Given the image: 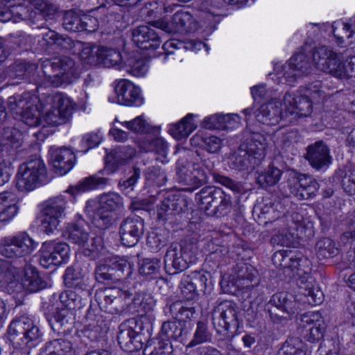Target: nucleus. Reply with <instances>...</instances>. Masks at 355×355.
I'll return each instance as SVG.
<instances>
[{
    "instance_id": "obj_1",
    "label": "nucleus",
    "mask_w": 355,
    "mask_h": 355,
    "mask_svg": "<svg viewBox=\"0 0 355 355\" xmlns=\"http://www.w3.org/2000/svg\"><path fill=\"white\" fill-rule=\"evenodd\" d=\"M41 112H45L44 121L51 125H59L69 121L75 104L60 93L42 94L38 99Z\"/></svg>"
},
{
    "instance_id": "obj_2",
    "label": "nucleus",
    "mask_w": 355,
    "mask_h": 355,
    "mask_svg": "<svg viewBox=\"0 0 355 355\" xmlns=\"http://www.w3.org/2000/svg\"><path fill=\"white\" fill-rule=\"evenodd\" d=\"M7 335L14 347L24 345L29 349L40 345L43 337V333L37 324L24 315L15 318L10 322Z\"/></svg>"
},
{
    "instance_id": "obj_3",
    "label": "nucleus",
    "mask_w": 355,
    "mask_h": 355,
    "mask_svg": "<svg viewBox=\"0 0 355 355\" xmlns=\"http://www.w3.org/2000/svg\"><path fill=\"white\" fill-rule=\"evenodd\" d=\"M213 168L214 164L209 158L197 163L187 157H180L176 162V179L183 185L195 189L207 183L208 173Z\"/></svg>"
},
{
    "instance_id": "obj_4",
    "label": "nucleus",
    "mask_w": 355,
    "mask_h": 355,
    "mask_svg": "<svg viewBox=\"0 0 355 355\" xmlns=\"http://www.w3.org/2000/svg\"><path fill=\"white\" fill-rule=\"evenodd\" d=\"M42 69L48 81L56 87L71 83L77 76L75 61L67 55L46 59L42 62Z\"/></svg>"
},
{
    "instance_id": "obj_5",
    "label": "nucleus",
    "mask_w": 355,
    "mask_h": 355,
    "mask_svg": "<svg viewBox=\"0 0 355 355\" xmlns=\"http://www.w3.org/2000/svg\"><path fill=\"white\" fill-rule=\"evenodd\" d=\"M49 180L46 165L40 157L23 163L18 168L17 187L21 191H33Z\"/></svg>"
},
{
    "instance_id": "obj_6",
    "label": "nucleus",
    "mask_w": 355,
    "mask_h": 355,
    "mask_svg": "<svg viewBox=\"0 0 355 355\" xmlns=\"http://www.w3.org/2000/svg\"><path fill=\"white\" fill-rule=\"evenodd\" d=\"M195 200L207 215L221 217L230 210L231 202L220 189L205 187L196 193Z\"/></svg>"
},
{
    "instance_id": "obj_7",
    "label": "nucleus",
    "mask_w": 355,
    "mask_h": 355,
    "mask_svg": "<svg viewBox=\"0 0 355 355\" xmlns=\"http://www.w3.org/2000/svg\"><path fill=\"white\" fill-rule=\"evenodd\" d=\"M238 308L235 303L225 301L220 303L212 311V324L218 334L225 337H233L239 327Z\"/></svg>"
},
{
    "instance_id": "obj_8",
    "label": "nucleus",
    "mask_w": 355,
    "mask_h": 355,
    "mask_svg": "<svg viewBox=\"0 0 355 355\" xmlns=\"http://www.w3.org/2000/svg\"><path fill=\"white\" fill-rule=\"evenodd\" d=\"M14 117L21 120L29 126H38L41 123V110L38 105L30 101L27 93L8 97L7 102Z\"/></svg>"
},
{
    "instance_id": "obj_9",
    "label": "nucleus",
    "mask_w": 355,
    "mask_h": 355,
    "mask_svg": "<svg viewBox=\"0 0 355 355\" xmlns=\"http://www.w3.org/2000/svg\"><path fill=\"white\" fill-rule=\"evenodd\" d=\"M319 189L318 182L311 176L291 171L280 190L286 197L293 196L298 200H306L315 196Z\"/></svg>"
},
{
    "instance_id": "obj_10",
    "label": "nucleus",
    "mask_w": 355,
    "mask_h": 355,
    "mask_svg": "<svg viewBox=\"0 0 355 355\" xmlns=\"http://www.w3.org/2000/svg\"><path fill=\"white\" fill-rule=\"evenodd\" d=\"M123 205V198L116 193L101 195L93 214L92 223L100 229L107 228L114 222V212L122 208Z\"/></svg>"
},
{
    "instance_id": "obj_11",
    "label": "nucleus",
    "mask_w": 355,
    "mask_h": 355,
    "mask_svg": "<svg viewBox=\"0 0 355 355\" xmlns=\"http://www.w3.org/2000/svg\"><path fill=\"white\" fill-rule=\"evenodd\" d=\"M65 236L69 241L78 245L83 249L85 256L92 259L98 257L103 247V239L101 236L89 237V232L80 223L69 224L65 231Z\"/></svg>"
},
{
    "instance_id": "obj_12",
    "label": "nucleus",
    "mask_w": 355,
    "mask_h": 355,
    "mask_svg": "<svg viewBox=\"0 0 355 355\" xmlns=\"http://www.w3.org/2000/svg\"><path fill=\"white\" fill-rule=\"evenodd\" d=\"M80 55L87 64L102 65L107 68L120 69L123 61L118 49L105 46H87L83 49Z\"/></svg>"
},
{
    "instance_id": "obj_13",
    "label": "nucleus",
    "mask_w": 355,
    "mask_h": 355,
    "mask_svg": "<svg viewBox=\"0 0 355 355\" xmlns=\"http://www.w3.org/2000/svg\"><path fill=\"white\" fill-rule=\"evenodd\" d=\"M35 242L26 232L5 237L0 243V253L10 259L25 257L37 248Z\"/></svg>"
},
{
    "instance_id": "obj_14",
    "label": "nucleus",
    "mask_w": 355,
    "mask_h": 355,
    "mask_svg": "<svg viewBox=\"0 0 355 355\" xmlns=\"http://www.w3.org/2000/svg\"><path fill=\"white\" fill-rule=\"evenodd\" d=\"M130 299V293L116 287L98 290L95 300L100 309L110 314L122 313Z\"/></svg>"
},
{
    "instance_id": "obj_15",
    "label": "nucleus",
    "mask_w": 355,
    "mask_h": 355,
    "mask_svg": "<svg viewBox=\"0 0 355 355\" xmlns=\"http://www.w3.org/2000/svg\"><path fill=\"white\" fill-rule=\"evenodd\" d=\"M67 202L65 198L60 196L50 198L43 203L39 219L46 234L53 233L57 230L60 218L65 216Z\"/></svg>"
},
{
    "instance_id": "obj_16",
    "label": "nucleus",
    "mask_w": 355,
    "mask_h": 355,
    "mask_svg": "<svg viewBox=\"0 0 355 355\" xmlns=\"http://www.w3.org/2000/svg\"><path fill=\"white\" fill-rule=\"evenodd\" d=\"M342 58L340 54L326 46L318 47L313 54V60L318 69L340 80H343L344 72L345 60Z\"/></svg>"
},
{
    "instance_id": "obj_17",
    "label": "nucleus",
    "mask_w": 355,
    "mask_h": 355,
    "mask_svg": "<svg viewBox=\"0 0 355 355\" xmlns=\"http://www.w3.org/2000/svg\"><path fill=\"white\" fill-rule=\"evenodd\" d=\"M131 273L130 263L125 259L117 258L98 263L94 272L96 281L103 284L118 282Z\"/></svg>"
},
{
    "instance_id": "obj_18",
    "label": "nucleus",
    "mask_w": 355,
    "mask_h": 355,
    "mask_svg": "<svg viewBox=\"0 0 355 355\" xmlns=\"http://www.w3.org/2000/svg\"><path fill=\"white\" fill-rule=\"evenodd\" d=\"M317 49H303V51L297 52L290 58L284 67V76L286 83L291 85L302 74L309 73L312 64H315L313 54Z\"/></svg>"
},
{
    "instance_id": "obj_19",
    "label": "nucleus",
    "mask_w": 355,
    "mask_h": 355,
    "mask_svg": "<svg viewBox=\"0 0 355 355\" xmlns=\"http://www.w3.org/2000/svg\"><path fill=\"white\" fill-rule=\"evenodd\" d=\"M8 272L16 279L20 277L21 273H24L21 284L19 287H23L29 293L38 292L47 286V283L42 279L37 268L31 265H27L25 259H23L20 266H10L8 268Z\"/></svg>"
},
{
    "instance_id": "obj_20",
    "label": "nucleus",
    "mask_w": 355,
    "mask_h": 355,
    "mask_svg": "<svg viewBox=\"0 0 355 355\" xmlns=\"http://www.w3.org/2000/svg\"><path fill=\"white\" fill-rule=\"evenodd\" d=\"M189 199L180 193H170L157 205L158 218L172 220L173 217L188 211Z\"/></svg>"
},
{
    "instance_id": "obj_21",
    "label": "nucleus",
    "mask_w": 355,
    "mask_h": 355,
    "mask_svg": "<svg viewBox=\"0 0 355 355\" xmlns=\"http://www.w3.org/2000/svg\"><path fill=\"white\" fill-rule=\"evenodd\" d=\"M144 232V220L138 216H128L122 220L119 234L123 245L132 247L142 237Z\"/></svg>"
},
{
    "instance_id": "obj_22",
    "label": "nucleus",
    "mask_w": 355,
    "mask_h": 355,
    "mask_svg": "<svg viewBox=\"0 0 355 355\" xmlns=\"http://www.w3.org/2000/svg\"><path fill=\"white\" fill-rule=\"evenodd\" d=\"M69 253V248L65 243L45 242L42 248L40 263L46 268L50 265L59 266L67 260Z\"/></svg>"
},
{
    "instance_id": "obj_23",
    "label": "nucleus",
    "mask_w": 355,
    "mask_h": 355,
    "mask_svg": "<svg viewBox=\"0 0 355 355\" xmlns=\"http://www.w3.org/2000/svg\"><path fill=\"white\" fill-rule=\"evenodd\" d=\"M164 268L169 275L180 273L189 267L188 255L179 243H173L167 249L164 259Z\"/></svg>"
},
{
    "instance_id": "obj_24",
    "label": "nucleus",
    "mask_w": 355,
    "mask_h": 355,
    "mask_svg": "<svg viewBox=\"0 0 355 355\" xmlns=\"http://www.w3.org/2000/svg\"><path fill=\"white\" fill-rule=\"evenodd\" d=\"M131 36L134 44L142 50H155L162 43L160 33L146 25L132 28Z\"/></svg>"
},
{
    "instance_id": "obj_25",
    "label": "nucleus",
    "mask_w": 355,
    "mask_h": 355,
    "mask_svg": "<svg viewBox=\"0 0 355 355\" xmlns=\"http://www.w3.org/2000/svg\"><path fill=\"white\" fill-rule=\"evenodd\" d=\"M37 65L27 61H16L5 69V74L10 79L24 80L36 85L40 84Z\"/></svg>"
},
{
    "instance_id": "obj_26",
    "label": "nucleus",
    "mask_w": 355,
    "mask_h": 355,
    "mask_svg": "<svg viewBox=\"0 0 355 355\" xmlns=\"http://www.w3.org/2000/svg\"><path fill=\"white\" fill-rule=\"evenodd\" d=\"M312 99L307 95L293 96L286 92L283 98L284 106L287 112V116L295 114L298 117L309 116L313 111Z\"/></svg>"
},
{
    "instance_id": "obj_27",
    "label": "nucleus",
    "mask_w": 355,
    "mask_h": 355,
    "mask_svg": "<svg viewBox=\"0 0 355 355\" xmlns=\"http://www.w3.org/2000/svg\"><path fill=\"white\" fill-rule=\"evenodd\" d=\"M118 103L126 106H140L143 103L139 87L127 80H120L115 87Z\"/></svg>"
},
{
    "instance_id": "obj_28",
    "label": "nucleus",
    "mask_w": 355,
    "mask_h": 355,
    "mask_svg": "<svg viewBox=\"0 0 355 355\" xmlns=\"http://www.w3.org/2000/svg\"><path fill=\"white\" fill-rule=\"evenodd\" d=\"M135 329L143 330V320L139 318H132L125 320L119 326L117 341L120 347L125 352H133L132 343L130 342L131 336L135 335Z\"/></svg>"
},
{
    "instance_id": "obj_29",
    "label": "nucleus",
    "mask_w": 355,
    "mask_h": 355,
    "mask_svg": "<svg viewBox=\"0 0 355 355\" xmlns=\"http://www.w3.org/2000/svg\"><path fill=\"white\" fill-rule=\"evenodd\" d=\"M3 137L5 141L0 139V153L16 155L22 153V134L19 130L12 127L5 128Z\"/></svg>"
},
{
    "instance_id": "obj_30",
    "label": "nucleus",
    "mask_w": 355,
    "mask_h": 355,
    "mask_svg": "<svg viewBox=\"0 0 355 355\" xmlns=\"http://www.w3.org/2000/svg\"><path fill=\"white\" fill-rule=\"evenodd\" d=\"M245 139L239 145L236 153L238 155H265L266 143L264 137L257 132L250 133L245 136Z\"/></svg>"
},
{
    "instance_id": "obj_31",
    "label": "nucleus",
    "mask_w": 355,
    "mask_h": 355,
    "mask_svg": "<svg viewBox=\"0 0 355 355\" xmlns=\"http://www.w3.org/2000/svg\"><path fill=\"white\" fill-rule=\"evenodd\" d=\"M42 40L46 48L56 51H68L73 49L76 43H80L67 35L60 34L53 30L43 33Z\"/></svg>"
},
{
    "instance_id": "obj_32",
    "label": "nucleus",
    "mask_w": 355,
    "mask_h": 355,
    "mask_svg": "<svg viewBox=\"0 0 355 355\" xmlns=\"http://www.w3.org/2000/svg\"><path fill=\"white\" fill-rule=\"evenodd\" d=\"M101 142V137L97 134H87L82 139V144L75 151L66 146L51 147L49 153L51 155H74L75 153H87L94 148L98 146Z\"/></svg>"
},
{
    "instance_id": "obj_33",
    "label": "nucleus",
    "mask_w": 355,
    "mask_h": 355,
    "mask_svg": "<svg viewBox=\"0 0 355 355\" xmlns=\"http://www.w3.org/2000/svg\"><path fill=\"white\" fill-rule=\"evenodd\" d=\"M236 284L241 290L250 291L257 286L259 280L257 270L245 263H239L235 268Z\"/></svg>"
},
{
    "instance_id": "obj_34",
    "label": "nucleus",
    "mask_w": 355,
    "mask_h": 355,
    "mask_svg": "<svg viewBox=\"0 0 355 355\" xmlns=\"http://www.w3.org/2000/svg\"><path fill=\"white\" fill-rule=\"evenodd\" d=\"M279 103H270L263 104L257 110L255 117L257 120L263 124H275L280 119H286L287 112L279 106Z\"/></svg>"
},
{
    "instance_id": "obj_35",
    "label": "nucleus",
    "mask_w": 355,
    "mask_h": 355,
    "mask_svg": "<svg viewBox=\"0 0 355 355\" xmlns=\"http://www.w3.org/2000/svg\"><path fill=\"white\" fill-rule=\"evenodd\" d=\"M18 200L10 193H0V223H8L17 214Z\"/></svg>"
},
{
    "instance_id": "obj_36",
    "label": "nucleus",
    "mask_w": 355,
    "mask_h": 355,
    "mask_svg": "<svg viewBox=\"0 0 355 355\" xmlns=\"http://www.w3.org/2000/svg\"><path fill=\"white\" fill-rule=\"evenodd\" d=\"M189 331L184 322L173 321H166L162 324L160 334L164 336L167 339L178 340L182 342L186 338Z\"/></svg>"
},
{
    "instance_id": "obj_37",
    "label": "nucleus",
    "mask_w": 355,
    "mask_h": 355,
    "mask_svg": "<svg viewBox=\"0 0 355 355\" xmlns=\"http://www.w3.org/2000/svg\"><path fill=\"white\" fill-rule=\"evenodd\" d=\"M108 180H109L105 178L90 175L79 181L76 185L69 187L67 191L71 193L72 195H76L79 193L99 189L105 186Z\"/></svg>"
},
{
    "instance_id": "obj_38",
    "label": "nucleus",
    "mask_w": 355,
    "mask_h": 355,
    "mask_svg": "<svg viewBox=\"0 0 355 355\" xmlns=\"http://www.w3.org/2000/svg\"><path fill=\"white\" fill-rule=\"evenodd\" d=\"M260 157H227L225 162L232 168L239 171H252L261 164Z\"/></svg>"
},
{
    "instance_id": "obj_39",
    "label": "nucleus",
    "mask_w": 355,
    "mask_h": 355,
    "mask_svg": "<svg viewBox=\"0 0 355 355\" xmlns=\"http://www.w3.org/2000/svg\"><path fill=\"white\" fill-rule=\"evenodd\" d=\"M144 355H171L172 345L168 340L159 338L148 339L143 350Z\"/></svg>"
},
{
    "instance_id": "obj_40",
    "label": "nucleus",
    "mask_w": 355,
    "mask_h": 355,
    "mask_svg": "<svg viewBox=\"0 0 355 355\" xmlns=\"http://www.w3.org/2000/svg\"><path fill=\"white\" fill-rule=\"evenodd\" d=\"M41 355H74V351L70 341L60 338L46 343Z\"/></svg>"
},
{
    "instance_id": "obj_41",
    "label": "nucleus",
    "mask_w": 355,
    "mask_h": 355,
    "mask_svg": "<svg viewBox=\"0 0 355 355\" xmlns=\"http://www.w3.org/2000/svg\"><path fill=\"white\" fill-rule=\"evenodd\" d=\"M155 165L149 167L145 172L146 184L149 186L162 187L167 181V176L164 171L159 167L158 163L164 164L165 161L160 157L155 159Z\"/></svg>"
},
{
    "instance_id": "obj_42",
    "label": "nucleus",
    "mask_w": 355,
    "mask_h": 355,
    "mask_svg": "<svg viewBox=\"0 0 355 355\" xmlns=\"http://www.w3.org/2000/svg\"><path fill=\"white\" fill-rule=\"evenodd\" d=\"M300 293L306 298V302L311 305H317L322 303L323 300V293L318 284L312 281H307L305 283L302 282L299 284Z\"/></svg>"
},
{
    "instance_id": "obj_43",
    "label": "nucleus",
    "mask_w": 355,
    "mask_h": 355,
    "mask_svg": "<svg viewBox=\"0 0 355 355\" xmlns=\"http://www.w3.org/2000/svg\"><path fill=\"white\" fill-rule=\"evenodd\" d=\"M193 119V114H188L170 129L171 135L178 140L187 137L196 128V125Z\"/></svg>"
},
{
    "instance_id": "obj_44",
    "label": "nucleus",
    "mask_w": 355,
    "mask_h": 355,
    "mask_svg": "<svg viewBox=\"0 0 355 355\" xmlns=\"http://www.w3.org/2000/svg\"><path fill=\"white\" fill-rule=\"evenodd\" d=\"M168 147L167 142L161 137L142 141L138 144L140 153H153L159 155H166Z\"/></svg>"
},
{
    "instance_id": "obj_45",
    "label": "nucleus",
    "mask_w": 355,
    "mask_h": 355,
    "mask_svg": "<svg viewBox=\"0 0 355 355\" xmlns=\"http://www.w3.org/2000/svg\"><path fill=\"white\" fill-rule=\"evenodd\" d=\"M64 283L67 288H73L76 291H85L87 284L85 283L79 268L68 267L63 276Z\"/></svg>"
},
{
    "instance_id": "obj_46",
    "label": "nucleus",
    "mask_w": 355,
    "mask_h": 355,
    "mask_svg": "<svg viewBox=\"0 0 355 355\" xmlns=\"http://www.w3.org/2000/svg\"><path fill=\"white\" fill-rule=\"evenodd\" d=\"M171 316L178 322H184L196 317V311L193 306H186L180 301L173 302L168 307Z\"/></svg>"
},
{
    "instance_id": "obj_47",
    "label": "nucleus",
    "mask_w": 355,
    "mask_h": 355,
    "mask_svg": "<svg viewBox=\"0 0 355 355\" xmlns=\"http://www.w3.org/2000/svg\"><path fill=\"white\" fill-rule=\"evenodd\" d=\"M73 314L69 309H62L57 311L54 315V320L52 324L53 329L65 333L69 331L73 323Z\"/></svg>"
},
{
    "instance_id": "obj_48",
    "label": "nucleus",
    "mask_w": 355,
    "mask_h": 355,
    "mask_svg": "<svg viewBox=\"0 0 355 355\" xmlns=\"http://www.w3.org/2000/svg\"><path fill=\"white\" fill-rule=\"evenodd\" d=\"M315 252L320 259L335 257L338 253L336 243L329 238L320 239L315 244Z\"/></svg>"
},
{
    "instance_id": "obj_49",
    "label": "nucleus",
    "mask_w": 355,
    "mask_h": 355,
    "mask_svg": "<svg viewBox=\"0 0 355 355\" xmlns=\"http://www.w3.org/2000/svg\"><path fill=\"white\" fill-rule=\"evenodd\" d=\"M172 18L178 33H188L193 30V18L189 12H176Z\"/></svg>"
},
{
    "instance_id": "obj_50",
    "label": "nucleus",
    "mask_w": 355,
    "mask_h": 355,
    "mask_svg": "<svg viewBox=\"0 0 355 355\" xmlns=\"http://www.w3.org/2000/svg\"><path fill=\"white\" fill-rule=\"evenodd\" d=\"M62 27L69 32H80L82 15L73 9L66 10L62 16Z\"/></svg>"
},
{
    "instance_id": "obj_51",
    "label": "nucleus",
    "mask_w": 355,
    "mask_h": 355,
    "mask_svg": "<svg viewBox=\"0 0 355 355\" xmlns=\"http://www.w3.org/2000/svg\"><path fill=\"white\" fill-rule=\"evenodd\" d=\"M339 176L342 178V187L349 196L355 195V167L346 165L339 171Z\"/></svg>"
},
{
    "instance_id": "obj_52",
    "label": "nucleus",
    "mask_w": 355,
    "mask_h": 355,
    "mask_svg": "<svg viewBox=\"0 0 355 355\" xmlns=\"http://www.w3.org/2000/svg\"><path fill=\"white\" fill-rule=\"evenodd\" d=\"M282 171L272 165H269L268 168L259 174L257 177V182L262 187H267L276 184L280 180Z\"/></svg>"
},
{
    "instance_id": "obj_53",
    "label": "nucleus",
    "mask_w": 355,
    "mask_h": 355,
    "mask_svg": "<svg viewBox=\"0 0 355 355\" xmlns=\"http://www.w3.org/2000/svg\"><path fill=\"white\" fill-rule=\"evenodd\" d=\"M126 71L135 76H144L148 70L146 60L137 56H130L125 62Z\"/></svg>"
},
{
    "instance_id": "obj_54",
    "label": "nucleus",
    "mask_w": 355,
    "mask_h": 355,
    "mask_svg": "<svg viewBox=\"0 0 355 355\" xmlns=\"http://www.w3.org/2000/svg\"><path fill=\"white\" fill-rule=\"evenodd\" d=\"M288 297V294L286 293H275L266 304V308H278L286 311H294V302Z\"/></svg>"
},
{
    "instance_id": "obj_55",
    "label": "nucleus",
    "mask_w": 355,
    "mask_h": 355,
    "mask_svg": "<svg viewBox=\"0 0 355 355\" xmlns=\"http://www.w3.org/2000/svg\"><path fill=\"white\" fill-rule=\"evenodd\" d=\"M50 163L55 173L63 175L72 169L76 157H51Z\"/></svg>"
},
{
    "instance_id": "obj_56",
    "label": "nucleus",
    "mask_w": 355,
    "mask_h": 355,
    "mask_svg": "<svg viewBox=\"0 0 355 355\" xmlns=\"http://www.w3.org/2000/svg\"><path fill=\"white\" fill-rule=\"evenodd\" d=\"M211 338L212 334L209 329L207 324L202 321H198L193 334V337L188 346L193 347L202 343H208L211 340Z\"/></svg>"
},
{
    "instance_id": "obj_57",
    "label": "nucleus",
    "mask_w": 355,
    "mask_h": 355,
    "mask_svg": "<svg viewBox=\"0 0 355 355\" xmlns=\"http://www.w3.org/2000/svg\"><path fill=\"white\" fill-rule=\"evenodd\" d=\"M231 120L232 116L230 114H214L205 118L202 126L209 130H223L227 128Z\"/></svg>"
},
{
    "instance_id": "obj_58",
    "label": "nucleus",
    "mask_w": 355,
    "mask_h": 355,
    "mask_svg": "<svg viewBox=\"0 0 355 355\" xmlns=\"http://www.w3.org/2000/svg\"><path fill=\"white\" fill-rule=\"evenodd\" d=\"M151 327L149 322L145 323L143 322V330L135 329V335L131 336L130 340L134 345L133 347H135L134 352L139 351L141 349H144L146 343L150 336V329H151Z\"/></svg>"
},
{
    "instance_id": "obj_59",
    "label": "nucleus",
    "mask_w": 355,
    "mask_h": 355,
    "mask_svg": "<svg viewBox=\"0 0 355 355\" xmlns=\"http://www.w3.org/2000/svg\"><path fill=\"white\" fill-rule=\"evenodd\" d=\"M276 355H306V352L299 338H293L286 341Z\"/></svg>"
},
{
    "instance_id": "obj_60",
    "label": "nucleus",
    "mask_w": 355,
    "mask_h": 355,
    "mask_svg": "<svg viewBox=\"0 0 355 355\" xmlns=\"http://www.w3.org/2000/svg\"><path fill=\"white\" fill-rule=\"evenodd\" d=\"M161 265V261L158 258H145L139 263V272L141 275L157 274Z\"/></svg>"
},
{
    "instance_id": "obj_61",
    "label": "nucleus",
    "mask_w": 355,
    "mask_h": 355,
    "mask_svg": "<svg viewBox=\"0 0 355 355\" xmlns=\"http://www.w3.org/2000/svg\"><path fill=\"white\" fill-rule=\"evenodd\" d=\"M304 229L303 216L297 212L292 213L287 218V232L293 237H300L299 232Z\"/></svg>"
},
{
    "instance_id": "obj_62",
    "label": "nucleus",
    "mask_w": 355,
    "mask_h": 355,
    "mask_svg": "<svg viewBox=\"0 0 355 355\" xmlns=\"http://www.w3.org/2000/svg\"><path fill=\"white\" fill-rule=\"evenodd\" d=\"M129 130L139 134L148 133L151 130L150 125L146 122L142 116H139L133 120L122 123Z\"/></svg>"
},
{
    "instance_id": "obj_63",
    "label": "nucleus",
    "mask_w": 355,
    "mask_h": 355,
    "mask_svg": "<svg viewBox=\"0 0 355 355\" xmlns=\"http://www.w3.org/2000/svg\"><path fill=\"white\" fill-rule=\"evenodd\" d=\"M130 159L123 157H105L104 171L112 174L129 164Z\"/></svg>"
},
{
    "instance_id": "obj_64",
    "label": "nucleus",
    "mask_w": 355,
    "mask_h": 355,
    "mask_svg": "<svg viewBox=\"0 0 355 355\" xmlns=\"http://www.w3.org/2000/svg\"><path fill=\"white\" fill-rule=\"evenodd\" d=\"M36 12L46 17L53 16L57 11V6L51 0H33Z\"/></svg>"
}]
</instances>
